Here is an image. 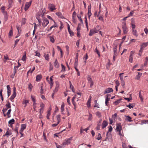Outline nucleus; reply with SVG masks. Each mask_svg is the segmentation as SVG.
<instances>
[{
	"label": "nucleus",
	"instance_id": "nucleus-64",
	"mask_svg": "<svg viewBox=\"0 0 148 148\" xmlns=\"http://www.w3.org/2000/svg\"><path fill=\"white\" fill-rule=\"evenodd\" d=\"M122 147L123 148H126V145L125 143H122Z\"/></svg>",
	"mask_w": 148,
	"mask_h": 148
},
{
	"label": "nucleus",
	"instance_id": "nucleus-29",
	"mask_svg": "<svg viewBox=\"0 0 148 148\" xmlns=\"http://www.w3.org/2000/svg\"><path fill=\"white\" fill-rule=\"evenodd\" d=\"M12 134V133L11 131H7L5 134L4 135V136H8L11 135Z\"/></svg>",
	"mask_w": 148,
	"mask_h": 148
},
{
	"label": "nucleus",
	"instance_id": "nucleus-12",
	"mask_svg": "<svg viewBox=\"0 0 148 148\" xmlns=\"http://www.w3.org/2000/svg\"><path fill=\"white\" fill-rule=\"evenodd\" d=\"M2 12L4 15L5 21H6L8 19V14L7 12L5 11H2Z\"/></svg>",
	"mask_w": 148,
	"mask_h": 148
},
{
	"label": "nucleus",
	"instance_id": "nucleus-17",
	"mask_svg": "<svg viewBox=\"0 0 148 148\" xmlns=\"http://www.w3.org/2000/svg\"><path fill=\"white\" fill-rule=\"evenodd\" d=\"M16 93H13V94L12 95L10 98V99L11 101H12V100L16 96Z\"/></svg>",
	"mask_w": 148,
	"mask_h": 148
},
{
	"label": "nucleus",
	"instance_id": "nucleus-56",
	"mask_svg": "<svg viewBox=\"0 0 148 148\" xmlns=\"http://www.w3.org/2000/svg\"><path fill=\"white\" fill-rule=\"evenodd\" d=\"M123 33L124 34H126L128 32L127 28H126L125 29H123Z\"/></svg>",
	"mask_w": 148,
	"mask_h": 148
},
{
	"label": "nucleus",
	"instance_id": "nucleus-38",
	"mask_svg": "<svg viewBox=\"0 0 148 148\" xmlns=\"http://www.w3.org/2000/svg\"><path fill=\"white\" fill-rule=\"evenodd\" d=\"M148 62V58L147 57H146L145 60V62H144V66H145L147 65Z\"/></svg>",
	"mask_w": 148,
	"mask_h": 148
},
{
	"label": "nucleus",
	"instance_id": "nucleus-39",
	"mask_svg": "<svg viewBox=\"0 0 148 148\" xmlns=\"http://www.w3.org/2000/svg\"><path fill=\"white\" fill-rule=\"evenodd\" d=\"M61 66L62 68V69L61 70L62 72H64L65 71V66L62 64H61Z\"/></svg>",
	"mask_w": 148,
	"mask_h": 148
},
{
	"label": "nucleus",
	"instance_id": "nucleus-6",
	"mask_svg": "<svg viewBox=\"0 0 148 148\" xmlns=\"http://www.w3.org/2000/svg\"><path fill=\"white\" fill-rule=\"evenodd\" d=\"M91 5L90 4V5H88V16L89 18H90V17L92 15V13H91Z\"/></svg>",
	"mask_w": 148,
	"mask_h": 148
},
{
	"label": "nucleus",
	"instance_id": "nucleus-36",
	"mask_svg": "<svg viewBox=\"0 0 148 148\" xmlns=\"http://www.w3.org/2000/svg\"><path fill=\"white\" fill-rule=\"evenodd\" d=\"M7 92H11V88L9 85H7Z\"/></svg>",
	"mask_w": 148,
	"mask_h": 148
},
{
	"label": "nucleus",
	"instance_id": "nucleus-31",
	"mask_svg": "<svg viewBox=\"0 0 148 148\" xmlns=\"http://www.w3.org/2000/svg\"><path fill=\"white\" fill-rule=\"evenodd\" d=\"M56 118L58 121V123H59L60 121V115H58L56 116Z\"/></svg>",
	"mask_w": 148,
	"mask_h": 148
},
{
	"label": "nucleus",
	"instance_id": "nucleus-52",
	"mask_svg": "<svg viewBox=\"0 0 148 148\" xmlns=\"http://www.w3.org/2000/svg\"><path fill=\"white\" fill-rule=\"evenodd\" d=\"M92 118V115L90 113H89V117L88 118V120L89 121H91Z\"/></svg>",
	"mask_w": 148,
	"mask_h": 148
},
{
	"label": "nucleus",
	"instance_id": "nucleus-26",
	"mask_svg": "<svg viewBox=\"0 0 148 148\" xmlns=\"http://www.w3.org/2000/svg\"><path fill=\"white\" fill-rule=\"evenodd\" d=\"M132 32L133 34V35L136 37H137L138 36V34L137 33V31L136 30H135V29H133L132 30Z\"/></svg>",
	"mask_w": 148,
	"mask_h": 148
},
{
	"label": "nucleus",
	"instance_id": "nucleus-50",
	"mask_svg": "<svg viewBox=\"0 0 148 148\" xmlns=\"http://www.w3.org/2000/svg\"><path fill=\"white\" fill-rule=\"evenodd\" d=\"M139 97L140 98V100L141 101H143V99L142 96L141 95V92L140 91L139 92Z\"/></svg>",
	"mask_w": 148,
	"mask_h": 148
},
{
	"label": "nucleus",
	"instance_id": "nucleus-53",
	"mask_svg": "<svg viewBox=\"0 0 148 148\" xmlns=\"http://www.w3.org/2000/svg\"><path fill=\"white\" fill-rule=\"evenodd\" d=\"M50 41L52 43H53L54 42V38L52 36H50Z\"/></svg>",
	"mask_w": 148,
	"mask_h": 148
},
{
	"label": "nucleus",
	"instance_id": "nucleus-14",
	"mask_svg": "<svg viewBox=\"0 0 148 148\" xmlns=\"http://www.w3.org/2000/svg\"><path fill=\"white\" fill-rule=\"evenodd\" d=\"M54 65L55 67L58 68L59 67V65L58 62L56 59L55 60V62L54 63Z\"/></svg>",
	"mask_w": 148,
	"mask_h": 148
},
{
	"label": "nucleus",
	"instance_id": "nucleus-16",
	"mask_svg": "<svg viewBox=\"0 0 148 148\" xmlns=\"http://www.w3.org/2000/svg\"><path fill=\"white\" fill-rule=\"evenodd\" d=\"M26 127V125L25 124H23L21 125V129L20 131L22 132L25 129Z\"/></svg>",
	"mask_w": 148,
	"mask_h": 148
},
{
	"label": "nucleus",
	"instance_id": "nucleus-41",
	"mask_svg": "<svg viewBox=\"0 0 148 148\" xmlns=\"http://www.w3.org/2000/svg\"><path fill=\"white\" fill-rule=\"evenodd\" d=\"M56 14L60 18H62V14L60 12H57L56 13Z\"/></svg>",
	"mask_w": 148,
	"mask_h": 148
},
{
	"label": "nucleus",
	"instance_id": "nucleus-13",
	"mask_svg": "<svg viewBox=\"0 0 148 148\" xmlns=\"http://www.w3.org/2000/svg\"><path fill=\"white\" fill-rule=\"evenodd\" d=\"M108 124V123L107 121H103L102 123V128L104 129V128H105L107 125Z\"/></svg>",
	"mask_w": 148,
	"mask_h": 148
},
{
	"label": "nucleus",
	"instance_id": "nucleus-32",
	"mask_svg": "<svg viewBox=\"0 0 148 148\" xmlns=\"http://www.w3.org/2000/svg\"><path fill=\"white\" fill-rule=\"evenodd\" d=\"M8 34L9 36H12L13 34L12 28V27H11V29L10 31Z\"/></svg>",
	"mask_w": 148,
	"mask_h": 148
},
{
	"label": "nucleus",
	"instance_id": "nucleus-43",
	"mask_svg": "<svg viewBox=\"0 0 148 148\" xmlns=\"http://www.w3.org/2000/svg\"><path fill=\"white\" fill-rule=\"evenodd\" d=\"M133 57L132 56V54H130V56L129 57V62H132L133 61Z\"/></svg>",
	"mask_w": 148,
	"mask_h": 148
},
{
	"label": "nucleus",
	"instance_id": "nucleus-46",
	"mask_svg": "<svg viewBox=\"0 0 148 148\" xmlns=\"http://www.w3.org/2000/svg\"><path fill=\"white\" fill-rule=\"evenodd\" d=\"M40 93L41 94H43V87L42 85V84L40 86Z\"/></svg>",
	"mask_w": 148,
	"mask_h": 148
},
{
	"label": "nucleus",
	"instance_id": "nucleus-30",
	"mask_svg": "<svg viewBox=\"0 0 148 148\" xmlns=\"http://www.w3.org/2000/svg\"><path fill=\"white\" fill-rule=\"evenodd\" d=\"M15 121L13 119L10 120L8 122V123L10 124H12L14 123Z\"/></svg>",
	"mask_w": 148,
	"mask_h": 148
},
{
	"label": "nucleus",
	"instance_id": "nucleus-11",
	"mask_svg": "<svg viewBox=\"0 0 148 148\" xmlns=\"http://www.w3.org/2000/svg\"><path fill=\"white\" fill-rule=\"evenodd\" d=\"M78 56V53H77L76 54L75 61V67H76V68H77Z\"/></svg>",
	"mask_w": 148,
	"mask_h": 148
},
{
	"label": "nucleus",
	"instance_id": "nucleus-10",
	"mask_svg": "<svg viewBox=\"0 0 148 148\" xmlns=\"http://www.w3.org/2000/svg\"><path fill=\"white\" fill-rule=\"evenodd\" d=\"M116 129L117 131H121L122 127L120 123H118L116 124Z\"/></svg>",
	"mask_w": 148,
	"mask_h": 148
},
{
	"label": "nucleus",
	"instance_id": "nucleus-60",
	"mask_svg": "<svg viewBox=\"0 0 148 148\" xmlns=\"http://www.w3.org/2000/svg\"><path fill=\"white\" fill-rule=\"evenodd\" d=\"M70 87L71 88L72 91L74 92V88L72 84H71V86H70Z\"/></svg>",
	"mask_w": 148,
	"mask_h": 148
},
{
	"label": "nucleus",
	"instance_id": "nucleus-8",
	"mask_svg": "<svg viewBox=\"0 0 148 148\" xmlns=\"http://www.w3.org/2000/svg\"><path fill=\"white\" fill-rule=\"evenodd\" d=\"M113 90V89L112 88H109L106 89L105 90L104 94H106L110 93V92H112Z\"/></svg>",
	"mask_w": 148,
	"mask_h": 148
},
{
	"label": "nucleus",
	"instance_id": "nucleus-34",
	"mask_svg": "<svg viewBox=\"0 0 148 148\" xmlns=\"http://www.w3.org/2000/svg\"><path fill=\"white\" fill-rule=\"evenodd\" d=\"M102 138L101 134L100 133H98L97 137L96 138V139L98 140H99L101 139Z\"/></svg>",
	"mask_w": 148,
	"mask_h": 148
},
{
	"label": "nucleus",
	"instance_id": "nucleus-21",
	"mask_svg": "<svg viewBox=\"0 0 148 148\" xmlns=\"http://www.w3.org/2000/svg\"><path fill=\"white\" fill-rule=\"evenodd\" d=\"M148 45L147 42H144L141 46L140 48L144 49V48L147 47Z\"/></svg>",
	"mask_w": 148,
	"mask_h": 148
},
{
	"label": "nucleus",
	"instance_id": "nucleus-9",
	"mask_svg": "<svg viewBox=\"0 0 148 148\" xmlns=\"http://www.w3.org/2000/svg\"><path fill=\"white\" fill-rule=\"evenodd\" d=\"M110 95H107V97L106 98L105 104L107 106L108 105V103L110 100Z\"/></svg>",
	"mask_w": 148,
	"mask_h": 148
},
{
	"label": "nucleus",
	"instance_id": "nucleus-35",
	"mask_svg": "<svg viewBox=\"0 0 148 148\" xmlns=\"http://www.w3.org/2000/svg\"><path fill=\"white\" fill-rule=\"evenodd\" d=\"M117 45H114L113 48L114 52H116L117 51Z\"/></svg>",
	"mask_w": 148,
	"mask_h": 148
},
{
	"label": "nucleus",
	"instance_id": "nucleus-25",
	"mask_svg": "<svg viewBox=\"0 0 148 148\" xmlns=\"http://www.w3.org/2000/svg\"><path fill=\"white\" fill-rule=\"evenodd\" d=\"M122 27L123 29L127 28L126 26V23L125 22H123L122 23Z\"/></svg>",
	"mask_w": 148,
	"mask_h": 148
},
{
	"label": "nucleus",
	"instance_id": "nucleus-44",
	"mask_svg": "<svg viewBox=\"0 0 148 148\" xmlns=\"http://www.w3.org/2000/svg\"><path fill=\"white\" fill-rule=\"evenodd\" d=\"M121 85L123 86V87H124V85H125V82L124 80L123 79H122V78L121 79Z\"/></svg>",
	"mask_w": 148,
	"mask_h": 148
},
{
	"label": "nucleus",
	"instance_id": "nucleus-61",
	"mask_svg": "<svg viewBox=\"0 0 148 148\" xmlns=\"http://www.w3.org/2000/svg\"><path fill=\"white\" fill-rule=\"evenodd\" d=\"M68 32H69V34H70L71 36H73V33L71 30Z\"/></svg>",
	"mask_w": 148,
	"mask_h": 148
},
{
	"label": "nucleus",
	"instance_id": "nucleus-54",
	"mask_svg": "<svg viewBox=\"0 0 148 148\" xmlns=\"http://www.w3.org/2000/svg\"><path fill=\"white\" fill-rule=\"evenodd\" d=\"M32 86L31 83H29L28 84V88L31 91L32 88Z\"/></svg>",
	"mask_w": 148,
	"mask_h": 148
},
{
	"label": "nucleus",
	"instance_id": "nucleus-45",
	"mask_svg": "<svg viewBox=\"0 0 148 148\" xmlns=\"http://www.w3.org/2000/svg\"><path fill=\"white\" fill-rule=\"evenodd\" d=\"M95 52H96L98 54V55L99 57H100V53L98 51V50L97 49V48H96L95 49Z\"/></svg>",
	"mask_w": 148,
	"mask_h": 148
},
{
	"label": "nucleus",
	"instance_id": "nucleus-33",
	"mask_svg": "<svg viewBox=\"0 0 148 148\" xmlns=\"http://www.w3.org/2000/svg\"><path fill=\"white\" fill-rule=\"evenodd\" d=\"M5 106L8 109V108H11V106L10 105V103L8 102V103H7L5 105Z\"/></svg>",
	"mask_w": 148,
	"mask_h": 148
},
{
	"label": "nucleus",
	"instance_id": "nucleus-48",
	"mask_svg": "<svg viewBox=\"0 0 148 148\" xmlns=\"http://www.w3.org/2000/svg\"><path fill=\"white\" fill-rule=\"evenodd\" d=\"M12 2V0H8L9 8L11 7Z\"/></svg>",
	"mask_w": 148,
	"mask_h": 148
},
{
	"label": "nucleus",
	"instance_id": "nucleus-58",
	"mask_svg": "<svg viewBox=\"0 0 148 148\" xmlns=\"http://www.w3.org/2000/svg\"><path fill=\"white\" fill-rule=\"evenodd\" d=\"M95 104L94 106V107H97L98 108H99V104L97 102V101H95Z\"/></svg>",
	"mask_w": 148,
	"mask_h": 148
},
{
	"label": "nucleus",
	"instance_id": "nucleus-4",
	"mask_svg": "<svg viewBox=\"0 0 148 148\" xmlns=\"http://www.w3.org/2000/svg\"><path fill=\"white\" fill-rule=\"evenodd\" d=\"M98 31L95 28H94L90 30L89 35L90 36H92L94 33H97Z\"/></svg>",
	"mask_w": 148,
	"mask_h": 148
},
{
	"label": "nucleus",
	"instance_id": "nucleus-7",
	"mask_svg": "<svg viewBox=\"0 0 148 148\" xmlns=\"http://www.w3.org/2000/svg\"><path fill=\"white\" fill-rule=\"evenodd\" d=\"M32 0H31L30 2H27L25 4V8H24V9H25V11H27L28 9L29 8L31 4L32 3Z\"/></svg>",
	"mask_w": 148,
	"mask_h": 148
},
{
	"label": "nucleus",
	"instance_id": "nucleus-23",
	"mask_svg": "<svg viewBox=\"0 0 148 148\" xmlns=\"http://www.w3.org/2000/svg\"><path fill=\"white\" fill-rule=\"evenodd\" d=\"M142 75V73H140V72L138 73V75L136 76V77H135V79H139L140 78L141 76Z\"/></svg>",
	"mask_w": 148,
	"mask_h": 148
},
{
	"label": "nucleus",
	"instance_id": "nucleus-49",
	"mask_svg": "<svg viewBox=\"0 0 148 148\" xmlns=\"http://www.w3.org/2000/svg\"><path fill=\"white\" fill-rule=\"evenodd\" d=\"M26 23V19L25 18H23L21 21V24L22 25H24Z\"/></svg>",
	"mask_w": 148,
	"mask_h": 148
},
{
	"label": "nucleus",
	"instance_id": "nucleus-62",
	"mask_svg": "<svg viewBox=\"0 0 148 148\" xmlns=\"http://www.w3.org/2000/svg\"><path fill=\"white\" fill-rule=\"evenodd\" d=\"M77 31H80V25L79 23L77 27Z\"/></svg>",
	"mask_w": 148,
	"mask_h": 148
},
{
	"label": "nucleus",
	"instance_id": "nucleus-22",
	"mask_svg": "<svg viewBox=\"0 0 148 148\" xmlns=\"http://www.w3.org/2000/svg\"><path fill=\"white\" fill-rule=\"evenodd\" d=\"M42 78V76L40 75H38L36 77V81L37 82L40 81Z\"/></svg>",
	"mask_w": 148,
	"mask_h": 148
},
{
	"label": "nucleus",
	"instance_id": "nucleus-19",
	"mask_svg": "<svg viewBox=\"0 0 148 148\" xmlns=\"http://www.w3.org/2000/svg\"><path fill=\"white\" fill-rule=\"evenodd\" d=\"M51 108H49V110H48V112H47V119H49V117L50 115L51 114Z\"/></svg>",
	"mask_w": 148,
	"mask_h": 148
},
{
	"label": "nucleus",
	"instance_id": "nucleus-47",
	"mask_svg": "<svg viewBox=\"0 0 148 148\" xmlns=\"http://www.w3.org/2000/svg\"><path fill=\"white\" fill-rule=\"evenodd\" d=\"M25 54L23 55L22 58V60L24 61H25L26 59V55L25 52Z\"/></svg>",
	"mask_w": 148,
	"mask_h": 148
},
{
	"label": "nucleus",
	"instance_id": "nucleus-55",
	"mask_svg": "<svg viewBox=\"0 0 148 148\" xmlns=\"http://www.w3.org/2000/svg\"><path fill=\"white\" fill-rule=\"evenodd\" d=\"M88 56L87 54H86L85 56H84L83 58V59L84 60H85L84 61L85 63L86 62V60L88 59Z\"/></svg>",
	"mask_w": 148,
	"mask_h": 148
},
{
	"label": "nucleus",
	"instance_id": "nucleus-57",
	"mask_svg": "<svg viewBox=\"0 0 148 148\" xmlns=\"http://www.w3.org/2000/svg\"><path fill=\"white\" fill-rule=\"evenodd\" d=\"M112 130V127L111 126H110L109 127V129L108 131V132L107 133V135L108 134V132H111Z\"/></svg>",
	"mask_w": 148,
	"mask_h": 148
},
{
	"label": "nucleus",
	"instance_id": "nucleus-59",
	"mask_svg": "<svg viewBox=\"0 0 148 148\" xmlns=\"http://www.w3.org/2000/svg\"><path fill=\"white\" fill-rule=\"evenodd\" d=\"M99 19L102 21H103L104 20L103 19V16H99Z\"/></svg>",
	"mask_w": 148,
	"mask_h": 148
},
{
	"label": "nucleus",
	"instance_id": "nucleus-2",
	"mask_svg": "<svg viewBox=\"0 0 148 148\" xmlns=\"http://www.w3.org/2000/svg\"><path fill=\"white\" fill-rule=\"evenodd\" d=\"M48 8L50 11L51 12H52L56 9L55 6L54 5L51 3L48 4Z\"/></svg>",
	"mask_w": 148,
	"mask_h": 148
},
{
	"label": "nucleus",
	"instance_id": "nucleus-3",
	"mask_svg": "<svg viewBox=\"0 0 148 148\" xmlns=\"http://www.w3.org/2000/svg\"><path fill=\"white\" fill-rule=\"evenodd\" d=\"M49 21L47 18H44L42 20V25L44 27H46L49 23Z\"/></svg>",
	"mask_w": 148,
	"mask_h": 148
},
{
	"label": "nucleus",
	"instance_id": "nucleus-40",
	"mask_svg": "<svg viewBox=\"0 0 148 148\" xmlns=\"http://www.w3.org/2000/svg\"><path fill=\"white\" fill-rule=\"evenodd\" d=\"M96 114L99 118L101 117V113L99 111L96 113Z\"/></svg>",
	"mask_w": 148,
	"mask_h": 148
},
{
	"label": "nucleus",
	"instance_id": "nucleus-5",
	"mask_svg": "<svg viewBox=\"0 0 148 148\" xmlns=\"http://www.w3.org/2000/svg\"><path fill=\"white\" fill-rule=\"evenodd\" d=\"M87 80L88 83L90 84V87L91 88L93 85L94 82L92 79L91 78L90 76H88L87 77Z\"/></svg>",
	"mask_w": 148,
	"mask_h": 148
},
{
	"label": "nucleus",
	"instance_id": "nucleus-37",
	"mask_svg": "<svg viewBox=\"0 0 148 148\" xmlns=\"http://www.w3.org/2000/svg\"><path fill=\"white\" fill-rule=\"evenodd\" d=\"M126 106L130 109H131L134 107L133 105L131 103H129V105H127Z\"/></svg>",
	"mask_w": 148,
	"mask_h": 148
},
{
	"label": "nucleus",
	"instance_id": "nucleus-20",
	"mask_svg": "<svg viewBox=\"0 0 148 148\" xmlns=\"http://www.w3.org/2000/svg\"><path fill=\"white\" fill-rule=\"evenodd\" d=\"M54 21V23H55V24L53 25V26H51L50 27L49 29L47 30V31L48 32L50 31L52 29V28H54V27H57V24H56V23L55 22V21Z\"/></svg>",
	"mask_w": 148,
	"mask_h": 148
},
{
	"label": "nucleus",
	"instance_id": "nucleus-27",
	"mask_svg": "<svg viewBox=\"0 0 148 148\" xmlns=\"http://www.w3.org/2000/svg\"><path fill=\"white\" fill-rule=\"evenodd\" d=\"M49 55L47 53H45L44 55V57H45V58L47 60H49Z\"/></svg>",
	"mask_w": 148,
	"mask_h": 148
},
{
	"label": "nucleus",
	"instance_id": "nucleus-1",
	"mask_svg": "<svg viewBox=\"0 0 148 148\" xmlns=\"http://www.w3.org/2000/svg\"><path fill=\"white\" fill-rule=\"evenodd\" d=\"M73 137L66 139L61 145H56L57 148H62L63 146L69 145L71 144V141L72 140Z\"/></svg>",
	"mask_w": 148,
	"mask_h": 148
},
{
	"label": "nucleus",
	"instance_id": "nucleus-63",
	"mask_svg": "<svg viewBox=\"0 0 148 148\" xmlns=\"http://www.w3.org/2000/svg\"><path fill=\"white\" fill-rule=\"evenodd\" d=\"M131 25L132 26V30L133 29H134L135 28L136 26L134 23H132Z\"/></svg>",
	"mask_w": 148,
	"mask_h": 148
},
{
	"label": "nucleus",
	"instance_id": "nucleus-18",
	"mask_svg": "<svg viewBox=\"0 0 148 148\" xmlns=\"http://www.w3.org/2000/svg\"><path fill=\"white\" fill-rule=\"evenodd\" d=\"M64 103H62L61 108V110L62 114H64V113H63V112L64 110Z\"/></svg>",
	"mask_w": 148,
	"mask_h": 148
},
{
	"label": "nucleus",
	"instance_id": "nucleus-51",
	"mask_svg": "<svg viewBox=\"0 0 148 148\" xmlns=\"http://www.w3.org/2000/svg\"><path fill=\"white\" fill-rule=\"evenodd\" d=\"M85 23H86V26L87 28V29L88 30V23L87 22V18H86V17H85Z\"/></svg>",
	"mask_w": 148,
	"mask_h": 148
},
{
	"label": "nucleus",
	"instance_id": "nucleus-24",
	"mask_svg": "<svg viewBox=\"0 0 148 148\" xmlns=\"http://www.w3.org/2000/svg\"><path fill=\"white\" fill-rule=\"evenodd\" d=\"M16 69L15 68V67L14 69V73L12 74L11 75V77L12 78H13L14 77V76L15 75L16 73Z\"/></svg>",
	"mask_w": 148,
	"mask_h": 148
},
{
	"label": "nucleus",
	"instance_id": "nucleus-28",
	"mask_svg": "<svg viewBox=\"0 0 148 148\" xmlns=\"http://www.w3.org/2000/svg\"><path fill=\"white\" fill-rule=\"evenodd\" d=\"M11 111V109H10L8 111V112L7 113V115L8 116V118H9L10 117L11 115H10V112Z\"/></svg>",
	"mask_w": 148,
	"mask_h": 148
},
{
	"label": "nucleus",
	"instance_id": "nucleus-42",
	"mask_svg": "<svg viewBox=\"0 0 148 148\" xmlns=\"http://www.w3.org/2000/svg\"><path fill=\"white\" fill-rule=\"evenodd\" d=\"M121 99H119L116 101L114 102V103L116 105L118 104L120 102Z\"/></svg>",
	"mask_w": 148,
	"mask_h": 148
},
{
	"label": "nucleus",
	"instance_id": "nucleus-15",
	"mask_svg": "<svg viewBox=\"0 0 148 148\" xmlns=\"http://www.w3.org/2000/svg\"><path fill=\"white\" fill-rule=\"evenodd\" d=\"M125 116L126 117L125 119L126 121L129 122L132 121V118L130 116L125 115Z\"/></svg>",
	"mask_w": 148,
	"mask_h": 148
}]
</instances>
